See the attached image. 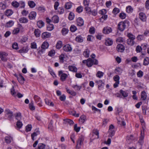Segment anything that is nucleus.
I'll use <instances>...</instances> for the list:
<instances>
[{"label":"nucleus","instance_id":"nucleus-44","mask_svg":"<svg viewBox=\"0 0 149 149\" xmlns=\"http://www.w3.org/2000/svg\"><path fill=\"white\" fill-rule=\"evenodd\" d=\"M76 40L79 42H82L83 41V38L80 36H78L75 38Z\"/></svg>","mask_w":149,"mask_h":149},{"label":"nucleus","instance_id":"nucleus-41","mask_svg":"<svg viewBox=\"0 0 149 149\" xmlns=\"http://www.w3.org/2000/svg\"><path fill=\"white\" fill-rule=\"evenodd\" d=\"M54 28V26L52 24H49L47 27V30L49 31L52 30Z\"/></svg>","mask_w":149,"mask_h":149},{"label":"nucleus","instance_id":"nucleus-6","mask_svg":"<svg viewBox=\"0 0 149 149\" xmlns=\"http://www.w3.org/2000/svg\"><path fill=\"white\" fill-rule=\"evenodd\" d=\"M49 46L48 43L47 42H44L42 44L41 46V49L40 50V52H43L45 49L48 48Z\"/></svg>","mask_w":149,"mask_h":149},{"label":"nucleus","instance_id":"nucleus-2","mask_svg":"<svg viewBox=\"0 0 149 149\" xmlns=\"http://www.w3.org/2000/svg\"><path fill=\"white\" fill-rule=\"evenodd\" d=\"M58 73L59 76L60 77L61 80L63 81H64L68 77L67 74L63 73L62 70L59 71Z\"/></svg>","mask_w":149,"mask_h":149},{"label":"nucleus","instance_id":"nucleus-23","mask_svg":"<svg viewBox=\"0 0 149 149\" xmlns=\"http://www.w3.org/2000/svg\"><path fill=\"white\" fill-rule=\"evenodd\" d=\"M134 40V39H128L127 40V43L128 45L131 46H132L135 43V42Z\"/></svg>","mask_w":149,"mask_h":149},{"label":"nucleus","instance_id":"nucleus-1","mask_svg":"<svg viewBox=\"0 0 149 149\" xmlns=\"http://www.w3.org/2000/svg\"><path fill=\"white\" fill-rule=\"evenodd\" d=\"M98 64V61L95 59H92L89 58L87 59V65L88 67H91L93 64L97 65Z\"/></svg>","mask_w":149,"mask_h":149},{"label":"nucleus","instance_id":"nucleus-54","mask_svg":"<svg viewBox=\"0 0 149 149\" xmlns=\"http://www.w3.org/2000/svg\"><path fill=\"white\" fill-rule=\"evenodd\" d=\"M109 134L108 136L112 137L115 134V132L114 130H109Z\"/></svg>","mask_w":149,"mask_h":149},{"label":"nucleus","instance_id":"nucleus-13","mask_svg":"<svg viewBox=\"0 0 149 149\" xmlns=\"http://www.w3.org/2000/svg\"><path fill=\"white\" fill-rule=\"evenodd\" d=\"M105 44L107 46H111L113 44V41L112 40L109 38H107L105 40Z\"/></svg>","mask_w":149,"mask_h":149},{"label":"nucleus","instance_id":"nucleus-55","mask_svg":"<svg viewBox=\"0 0 149 149\" xmlns=\"http://www.w3.org/2000/svg\"><path fill=\"white\" fill-rule=\"evenodd\" d=\"M23 125L22 122L20 121H18L16 123L17 127L19 128H21Z\"/></svg>","mask_w":149,"mask_h":149},{"label":"nucleus","instance_id":"nucleus-61","mask_svg":"<svg viewBox=\"0 0 149 149\" xmlns=\"http://www.w3.org/2000/svg\"><path fill=\"white\" fill-rule=\"evenodd\" d=\"M19 31V28H16L14 29L13 31V34H16L18 33Z\"/></svg>","mask_w":149,"mask_h":149},{"label":"nucleus","instance_id":"nucleus-45","mask_svg":"<svg viewBox=\"0 0 149 149\" xmlns=\"http://www.w3.org/2000/svg\"><path fill=\"white\" fill-rule=\"evenodd\" d=\"M142 49L141 46L138 45L136 46V51L137 53H140L141 52Z\"/></svg>","mask_w":149,"mask_h":149},{"label":"nucleus","instance_id":"nucleus-57","mask_svg":"<svg viewBox=\"0 0 149 149\" xmlns=\"http://www.w3.org/2000/svg\"><path fill=\"white\" fill-rule=\"evenodd\" d=\"M77 29L76 27L74 25H72L70 27V30L72 32H75Z\"/></svg>","mask_w":149,"mask_h":149},{"label":"nucleus","instance_id":"nucleus-37","mask_svg":"<svg viewBox=\"0 0 149 149\" xmlns=\"http://www.w3.org/2000/svg\"><path fill=\"white\" fill-rule=\"evenodd\" d=\"M45 102L46 104L51 106H54V104L50 100H49L48 99H45Z\"/></svg>","mask_w":149,"mask_h":149},{"label":"nucleus","instance_id":"nucleus-24","mask_svg":"<svg viewBox=\"0 0 149 149\" xmlns=\"http://www.w3.org/2000/svg\"><path fill=\"white\" fill-rule=\"evenodd\" d=\"M68 69L70 71L74 72H77V68L74 66L71 65L69 66Z\"/></svg>","mask_w":149,"mask_h":149},{"label":"nucleus","instance_id":"nucleus-25","mask_svg":"<svg viewBox=\"0 0 149 149\" xmlns=\"http://www.w3.org/2000/svg\"><path fill=\"white\" fill-rule=\"evenodd\" d=\"M147 97L145 91H143L141 92V99L145 100H146Z\"/></svg>","mask_w":149,"mask_h":149},{"label":"nucleus","instance_id":"nucleus-50","mask_svg":"<svg viewBox=\"0 0 149 149\" xmlns=\"http://www.w3.org/2000/svg\"><path fill=\"white\" fill-rule=\"evenodd\" d=\"M118 124L120 125L121 126H125L126 125L125 123L122 119H121V120H118Z\"/></svg>","mask_w":149,"mask_h":149},{"label":"nucleus","instance_id":"nucleus-3","mask_svg":"<svg viewBox=\"0 0 149 149\" xmlns=\"http://www.w3.org/2000/svg\"><path fill=\"white\" fill-rule=\"evenodd\" d=\"M5 113L6 116L7 117L9 120H11L13 116V112L10 110L7 109L5 110Z\"/></svg>","mask_w":149,"mask_h":149},{"label":"nucleus","instance_id":"nucleus-20","mask_svg":"<svg viewBox=\"0 0 149 149\" xmlns=\"http://www.w3.org/2000/svg\"><path fill=\"white\" fill-rule=\"evenodd\" d=\"M59 21L58 17L57 15H54L52 18V21L55 23H58Z\"/></svg>","mask_w":149,"mask_h":149},{"label":"nucleus","instance_id":"nucleus-42","mask_svg":"<svg viewBox=\"0 0 149 149\" xmlns=\"http://www.w3.org/2000/svg\"><path fill=\"white\" fill-rule=\"evenodd\" d=\"M34 34L36 37H39L40 35V31L38 29H35L34 32Z\"/></svg>","mask_w":149,"mask_h":149},{"label":"nucleus","instance_id":"nucleus-21","mask_svg":"<svg viewBox=\"0 0 149 149\" xmlns=\"http://www.w3.org/2000/svg\"><path fill=\"white\" fill-rule=\"evenodd\" d=\"M19 82L21 84H23L25 79L24 77L21 74H19V77L17 78Z\"/></svg>","mask_w":149,"mask_h":149},{"label":"nucleus","instance_id":"nucleus-15","mask_svg":"<svg viewBox=\"0 0 149 149\" xmlns=\"http://www.w3.org/2000/svg\"><path fill=\"white\" fill-rule=\"evenodd\" d=\"M95 82L98 85V88L99 89H100L101 87L102 88V87L103 86L104 84V83L101 80L96 81Z\"/></svg>","mask_w":149,"mask_h":149},{"label":"nucleus","instance_id":"nucleus-56","mask_svg":"<svg viewBox=\"0 0 149 149\" xmlns=\"http://www.w3.org/2000/svg\"><path fill=\"white\" fill-rule=\"evenodd\" d=\"M34 99L36 103H38L41 100L40 98L37 95L34 96Z\"/></svg>","mask_w":149,"mask_h":149},{"label":"nucleus","instance_id":"nucleus-18","mask_svg":"<svg viewBox=\"0 0 149 149\" xmlns=\"http://www.w3.org/2000/svg\"><path fill=\"white\" fill-rule=\"evenodd\" d=\"M51 33L48 32H45L42 34V37L43 39H46L49 38L51 36Z\"/></svg>","mask_w":149,"mask_h":149},{"label":"nucleus","instance_id":"nucleus-10","mask_svg":"<svg viewBox=\"0 0 149 149\" xmlns=\"http://www.w3.org/2000/svg\"><path fill=\"white\" fill-rule=\"evenodd\" d=\"M116 49L118 52H122L124 51L125 49L124 47L122 44H119L117 45Z\"/></svg>","mask_w":149,"mask_h":149},{"label":"nucleus","instance_id":"nucleus-4","mask_svg":"<svg viewBox=\"0 0 149 149\" xmlns=\"http://www.w3.org/2000/svg\"><path fill=\"white\" fill-rule=\"evenodd\" d=\"M126 25L124 22H120L118 25V29L119 31H123L125 29Z\"/></svg>","mask_w":149,"mask_h":149},{"label":"nucleus","instance_id":"nucleus-51","mask_svg":"<svg viewBox=\"0 0 149 149\" xmlns=\"http://www.w3.org/2000/svg\"><path fill=\"white\" fill-rule=\"evenodd\" d=\"M141 47L142 49L145 50L148 47V45L147 43H144L141 45Z\"/></svg>","mask_w":149,"mask_h":149},{"label":"nucleus","instance_id":"nucleus-7","mask_svg":"<svg viewBox=\"0 0 149 149\" xmlns=\"http://www.w3.org/2000/svg\"><path fill=\"white\" fill-rule=\"evenodd\" d=\"M40 134V132L38 129L36 130L34 132L31 134L32 139L34 141L36 139V137Z\"/></svg>","mask_w":149,"mask_h":149},{"label":"nucleus","instance_id":"nucleus-38","mask_svg":"<svg viewBox=\"0 0 149 149\" xmlns=\"http://www.w3.org/2000/svg\"><path fill=\"white\" fill-rule=\"evenodd\" d=\"M14 24V22L10 20L6 23V26L9 27L12 26Z\"/></svg>","mask_w":149,"mask_h":149},{"label":"nucleus","instance_id":"nucleus-17","mask_svg":"<svg viewBox=\"0 0 149 149\" xmlns=\"http://www.w3.org/2000/svg\"><path fill=\"white\" fill-rule=\"evenodd\" d=\"M36 13L34 11L31 12L29 15V17L31 19H34L35 18Z\"/></svg>","mask_w":149,"mask_h":149},{"label":"nucleus","instance_id":"nucleus-33","mask_svg":"<svg viewBox=\"0 0 149 149\" xmlns=\"http://www.w3.org/2000/svg\"><path fill=\"white\" fill-rule=\"evenodd\" d=\"M15 119L18 121H20L21 119V115L20 113H17L16 114Z\"/></svg>","mask_w":149,"mask_h":149},{"label":"nucleus","instance_id":"nucleus-40","mask_svg":"<svg viewBox=\"0 0 149 149\" xmlns=\"http://www.w3.org/2000/svg\"><path fill=\"white\" fill-rule=\"evenodd\" d=\"M122 72V70L120 68H116L115 69V72L117 74H120Z\"/></svg>","mask_w":149,"mask_h":149},{"label":"nucleus","instance_id":"nucleus-11","mask_svg":"<svg viewBox=\"0 0 149 149\" xmlns=\"http://www.w3.org/2000/svg\"><path fill=\"white\" fill-rule=\"evenodd\" d=\"M112 30L111 28L105 27L103 29V32L105 34H108L112 32Z\"/></svg>","mask_w":149,"mask_h":149},{"label":"nucleus","instance_id":"nucleus-60","mask_svg":"<svg viewBox=\"0 0 149 149\" xmlns=\"http://www.w3.org/2000/svg\"><path fill=\"white\" fill-rule=\"evenodd\" d=\"M0 8H1L3 10L5 9L6 8V4L2 2H0Z\"/></svg>","mask_w":149,"mask_h":149},{"label":"nucleus","instance_id":"nucleus-28","mask_svg":"<svg viewBox=\"0 0 149 149\" xmlns=\"http://www.w3.org/2000/svg\"><path fill=\"white\" fill-rule=\"evenodd\" d=\"M37 25L38 27L40 28L44 26V23L42 21H39L37 22Z\"/></svg>","mask_w":149,"mask_h":149},{"label":"nucleus","instance_id":"nucleus-36","mask_svg":"<svg viewBox=\"0 0 149 149\" xmlns=\"http://www.w3.org/2000/svg\"><path fill=\"white\" fill-rule=\"evenodd\" d=\"M103 72L100 71H98L97 72L96 76L97 77L99 78H101L103 76Z\"/></svg>","mask_w":149,"mask_h":149},{"label":"nucleus","instance_id":"nucleus-32","mask_svg":"<svg viewBox=\"0 0 149 149\" xmlns=\"http://www.w3.org/2000/svg\"><path fill=\"white\" fill-rule=\"evenodd\" d=\"M28 4L29 6L31 8H34L36 6V4L33 1H29L28 2Z\"/></svg>","mask_w":149,"mask_h":149},{"label":"nucleus","instance_id":"nucleus-27","mask_svg":"<svg viewBox=\"0 0 149 149\" xmlns=\"http://www.w3.org/2000/svg\"><path fill=\"white\" fill-rule=\"evenodd\" d=\"M12 138L10 136H7L6 137L5 140L6 143H10L12 140Z\"/></svg>","mask_w":149,"mask_h":149},{"label":"nucleus","instance_id":"nucleus-58","mask_svg":"<svg viewBox=\"0 0 149 149\" xmlns=\"http://www.w3.org/2000/svg\"><path fill=\"white\" fill-rule=\"evenodd\" d=\"M126 17V14L124 13H120L119 14V17L121 19H124Z\"/></svg>","mask_w":149,"mask_h":149},{"label":"nucleus","instance_id":"nucleus-64","mask_svg":"<svg viewBox=\"0 0 149 149\" xmlns=\"http://www.w3.org/2000/svg\"><path fill=\"white\" fill-rule=\"evenodd\" d=\"M99 13L102 15H104L107 13V11L105 9H102L99 11Z\"/></svg>","mask_w":149,"mask_h":149},{"label":"nucleus","instance_id":"nucleus-35","mask_svg":"<svg viewBox=\"0 0 149 149\" xmlns=\"http://www.w3.org/2000/svg\"><path fill=\"white\" fill-rule=\"evenodd\" d=\"M86 119V116H85L83 115L80 117L79 120L82 123H84Z\"/></svg>","mask_w":149,"mask_h":149},{"label":"nucleus","instance_id":"nucleus-62","mask_svg":"<svg viewBox=\"0 0 149 149\" xmlns=\"http://www.w3.org/2000/svg\"><path fill=\"white\" fill-rule=\"evenodd\" d=\"M138 77H142L143 75V72L141 70H139L137 74Z\"/></svg>","mask_w":149,"mask_h":149},{"label":"nucleus","instance_id":"nucleus-19","mask_svg":"<svg viewBox=\"0 0 149 149\" xmlns=\"http://www.w3.org/2000/svg\"><path fill=\"white\" fill-rule=\"evenodd\" d=\"M28 51V48L26 47H24L18 50V52H19L22 54V53H27Z\"/></svg>","mask_w":149,"mask_h":149},{"label":"nucleus","instance_id":"nucleus-47","mask_svg":"<svg viewBox=\"0 0 149 149\" xmlns=\"http://www.w3.org/2000/svg\"><path fill=\"white\" fill-rule=\"evenodd\" d=\"M74 14L73 13L71 12L69 14L68 19L70 20H71L74 19Z\"/></svg>","mask_w":149,"mask_h":149},{"label":"nucleus","instance_id":"nucleus-29","mask_svg":"<svg viewBox=\"0 0 149 149\" xmlns=\"http://www.w3.org/2000/svg\"><path fill=\"white\" fill-rule=\"evenodd\" d=\"M12 5L14 8H17L19 6V3L16 1H14L11 3Z\"/></svg>","mask_w":149,"mask_h":149},{"label":"nucleus","instance_id":"nucleus-5","mask_svg":"<svg viewBox=\"0 0 149 149\" xmlns=\"http://www.w3.org/2000/svg\"><path fill=\"white\" fill-rule=\"evenodd\" d=\"M11 93L13 96H15L17 95L19 98H21L23 96L22 95L19 93H17V94L16 92L15 91L14 87H13L11 89Z\"/></svg>","mask_w":149,"mask_h":149},{"label":"nucleus","instance_id":"nucleus-34","mask_svg":"<svg viewBox=\"0 0 149 149\" xmlns=\"http://www.w3.org/2000/svg\"><path fill=\"white\" fill-rule=\"evenodd\" d=\"M62 45V41H59L57 42L56 44V47L57 49H59L61 47Z\"/></svg>","mask_w":149,"mask_h":149},{"label":"nucleus","instance_id":"nucleus-49","mask_svg":"<svg viewBox=\"0 0 149 149\" xmlns=\"http://www.w3.org/2000/svg\"><path fill=\"white\" fill-rule=\"evenodd\" d=\"M45 145L42 143H40L38 146V149H45Z\"/></svg>","mask_w":149,"mask_h":149},{"label":"nucleus","instance_id":"nucleus-22","mask_svg":"<svg viewBox=\"0 0 149 149\" xmlns=\"http://www.w3.org/2000/svg\"><path fill=\"white\" fill-rule=\"evenodd\" d=\"M144 130H143V131L142 132L141 131V136L140 137V139L139 141V142L140 143H142L143 142V140L144 139Z\"/></svg>","mask_w":149,"mask_h":149},{"label":"nucleus","instance_id":"nucleus-59","mask_svg":"<svg viewBox=\"0 0 149 149\" xmlns=\"http://www.w3.org/2000/svg\"><path fill=\"white\" fill-rule=\"evenodd\" d=\"M12 48L13 49L17 50L18 49V45L17 43L15 42L12 45Z\"/></svg>","mask_w":149,"mask_h":149},{"label":"nucleus","instance_id":"nucleus-26","mask_svg":"<svg viewBox=\"0 0 149 149\" xmlns=\"http://www.w3.org/2000/svg\"><path fill=\"white\" fill-rule=\"evenodd\" d=\"M19 21L21 23H25L28 22V19H27L25 17H22L20 18Z\"/></svg>","mask_w":149,"mask_h":149},{"label":"nucleus","instance_id":"nucleus-31","mask_svg":"<svg viewBox=\"0 0 149 149\" xmlns=\"http://www.w3.org/2000/svg\"><path fill=\"white\" fill-rule=\"evenodd\" d=\"M120 92L124 97H126L128 96V93L122 90H120Z\"/></svg>","mask_w":149,"mask_h":149},{"label":"nucleus","instance_id":"nucleus-12","mask_svg":"<svg viewBox=\"0 0 149 149\" xmlns=\"http://www.w3.org/2000/svg\"><path fill=\"white\" fill-rule=\"evenodd\" d=\"M139 17L140 19L143 22H146V17L145 14L143 13H139Z\"/></svg>","mask_w":149,"mask_h":149},{"label":"nucleus","instance_id":"nucleus-52","mask_svg":"<svg viewBox=\"0 0 149 149\" xmlns=\"http://www.w3.org/2000/svg\"><path fill=\"white\" fill-rule=\"evenodd\" d=\"M127 36L128 39L134 40L135 38V36L131 33H128Z\"/></svg>","mask_w":149,"mask_h":149},{"label":"nucleus","instance_id":"nucleus-16","mask_svg":"<svg viewBox=\"0 0 149 149\" xmlns=\"http://www.w3.org/2000/svg\"><path fill=\"white\" fill-rule=\"evenodd\" d=\"M63 49L66 52H70L72 50V48L70 45H65L63 47Z\"/></svg>","mask_w":149,"mask_h":149},{"label":"nucleus","instance_id":"nucleus-14","mask_svg":"<svg viewBox=\"0 0 149 149\" xmlns=\"http://www.w3.org/2000/svg\"><path fill=\"white\" fill-rule=\"evenodd\" d=\"M77 25L79 26H81L83 25L84 21L83 20L81 17L78 18L77 20Z\"/></svg>","mask_w":149,"mask_h":149},{"label":"nucleus","instance_id":"nucleus-8","mask_svg":"<svg viewBox=\"0 0 149 149\" xmlns=\"http://www.w3.org/2000/svg\"><path fill=\"white\" fill-rule=\"evenodd\" d=\"M7 55L8 54L5 52H0V58L3 61H7L6 57Z\"/></svg>","mask_w":149,"mask_h":149},{"label":"nucleus","instance_id":"nucleus-53","mask_svg":"<svg viewBox=\"0 0 149 149\" xmlns=\"http://www.w3.org/2000/svg\"><path fill=\"white\" fill-rule=\"evenodd\" d=\"M72 6L71 3L69 2L66 3L65 6V8L68 9H70L71 8Z\"/></svg>","mask_w":149,"mask_h":149},{"label":"nucleus","instance_id":"nucleus-63","mask_svg":"<svg viewBox=\"0 0 149 149\" xmlns=\"http://www.w3.org/2000/svg\"><path fill=\"white\" fill-rule=\"evenodd\" d=\"M62 34L63 35H65L68 33V30L66 28H63L62 30Z\"/></svg>","mask_w":149,"mask_h":149},{"label":"nucleus","instance_id":"nucleus-43","mask_svg":"<svg viewBox=\"0 0 149 149\" xmlns=\"http://www.w3.org/2000/svg\"><path fill=\"white\" fill-rule=\"evenodd\" d=\"M13 13V11L11 10H8L6 12L5 14L7 16H10Z\"/></svg>","mask_w":149,"mask_h":149},{"label":"nucleus","instance_id":"nucleus-30","mask_svg":"<svg viewBox=\"0 0 149 149\" xmlns=\"http://www.w3.org/2000/svg\"><path fill=\"white\" fill-rule=\"evenodd\" d=\"M89 50L88 49H86L83 53L84 56L85 57H89Z\"/></svg>","mask_w":149,"mask_h":149},{"label":"nucleus","instance_id":"nucleus-39","mask_svg":"<svg viewBox=\"0 0 149 149\" xmlns=\"http://www.w3.org/2000/svg\"><path fill=\"white\" fill-rule=\"evenodd\" d=\"M149 63V58L146 57L144 58L143 61V65H146Z\"/></svg>","mask_w":149,"mask_h":149},{"label":"nucleus","instance_id":"nucleus-48","mask_svg":"<svg viewBox=\"0 0 149 149\" xmlns=\"http://www.w3.org/2000/svg\"><path fill=\"white\" fill-rule=\"evenodd\" d=\"M29 108L31 110H34L35 109V107L34 106L33 103V101L31 102L29 104Z\"/></svg>","mask_w":149,"mask_h":149},{"label":"nucleus","instance_id":"nucleus-9","mask_svg":"<svg viewBox=\"0 0 149 149\" xmlns=\"http://www.w3.org/2000/svg\"><path fill=\"white\" fill-rule=\"evenodd\" d=\"M84 140V139L83 137H79L77 141L76 148H79L80 146L81 145V144L83 143Z\"/></svg>","mask_w":149,"mask_h":149},{"label":"nucleus","instance_id":"nucleus-46","mask_svg":"<svg viewBox=\"0 0 149 149\" xmlns=\"http://www.w3.org/2000/svg\"><path fill=\"white\" fill-rule=\"evenodd\" d=\"M126 10L127 13H130L132 12L133 9L131 6H128L126 7Z\"/></svg>","mask_w":149,"mask_h":149}]
</instances>
